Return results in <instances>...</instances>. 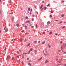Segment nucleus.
I'll return each instance as SVG.
<instances>
[{
    "mask_svg": "<svg viewBox=\"0 0 66 66\" xmlns=\"http://www.w3.org/2000/svg\"><path fill=\"white\" fill-rule=\"evenodd\" d=\"M66 44H63V45L61 46V50H63V49H64V48L65 49V48L66 47Z\"/></svg>",
    "mask_w": 66,
    "mask_h": 66,
    "instance_id": "obj_1",
    "label": "nucleus"
},
{
    "mask_svg": "<svg viewBox=\"0 0 66 66\" xmlns=\"http://www.w3.org/2000/svg\"><path fill=\"white\" fill-rule=\"evenodd\" d=\"M20 42H22V40H24V39L22 38H20Z\"/></svg>",
    "mask_w": 66,
    "mask_h": 66,
    "instance_id": "obj_2",
    "label": "nucleus"
},
{
    "mask_svg": "<svg viewBox=\"0 0 66 66\" xmlns=\"http://www.w3.org/2000/svg\"><path fill=\"white\" fill-rule=\"evenodd\" d=\"M49 62V60H47L45 62V63H47Z\"/></svg>",
    "mask_w": 66,
    "mask_h": 66,
    "instance_id": "obj_3",
    "label": "nucleus"
},
{
    "mask_svg": "<svg viewBox=\"0 0 66 66\" xmlns=\"http://www.w3.org/2000/svg\"><path fill=\"white\" fill-rule=\"evenodd\" d=\"M5 31L6 32H7V31H8V29H7V28H6L5 30Z\"/></svg>",
    "mask_w": 66,
    "mask_h": 66,
    "instance_id": "obj_4",
    "label": "nucleus"
},
{
    "mask_svg": "<svg viewBox=\"0 0 66 66\" xmlns=\"http://www.w3.org/2000/svg\"><path fill=\"white\" fill-rule=\"evenodd\" d=\"M5 48L4 50L5 51L6 50V47H5V46H4L3 47V48Z\"/></svg>",
    "mask_w": 66,
    "mask_h": 66,
    "instance_id": "obj_5",
    "label": "nucleus"
},
{
    "mask_svg": "<svg viewBox=\"0 0 66 66\" xmlns=\"http://www.w3.org/2000/svg\"><path fill=\"white\" fill-rule=\"evenodd\" d=\"M35 26L36 27V28H37L38 26H37V24H35Z\"/></svg>",
    "mask_w": 66,
    "mask_h": 66,
    "instance_id": "obj_6",
    "label": "nucleus"
},
{
    "mask_svg": "<svg viewBox=\"0 0 66 66\" xmlns=\"http://www.w3.org/2000/svg\"><path fill=\"white\" fill-rule=\"evenodd\" d=\"M47 9V8L46 7H45L44 8V10H46Z\"/></svg>",
    "mask_w": 66,
    "mask_h": 66,
    "instance_id": "obj_7",
    "label": "nucleus"
},
{
    "mask_svg": "<svg viewBox=\"0 0 66 66\" xmlns=\"http://www.w3.org/2000/svg\"><path fill=\"white\" fill-rule=\"evenodd\" d=\"M42 59V57H41L40 59H38V61H40Z\"/></svg>",
    "mask_w": 66,
    "mask_h": 66,
    "instance_id": "obj_8",
    "label": "nucleus"
},
{
    "mask_svg": "<svg viewBox=\"0 0 66 66\" xmlns=\"http://www.w3.org/2000/svg\"><path fill=\"white\" fill-rule=\"evenodd\" d=\"M16 26L17 27H19V24H16Z\"/></svg>",
    "mask_w": 66,
    "mask_h": 66,
    "instance_id": "obj_9",
    "label": "nucleus"
},
{
    "mask_svg": "<svg viewBox=\"0 0 66 66\" xmlns=\"http://www.w3.org/2000/svg\"><path fill=\"white\" fill-rule=\"evenodd\" d=\"M47 23V24H50V21H48Z\"/></svg>",
    "mask_w": 66,
    "mask_h": 66,
    "instance_id": "obj_10",
    "label": "nucleus"
},
{
    "mask_svg": "<svg viewBox=\"0 0 66 66\" xmlns=\"http://www.w3.org/2000/svg\"><path fill=\"white\" fill-rule=\"evenodd\" d=\"M25 18L26 19H28V17L27 16H26L25 17Z\"/></svg>",
    "mask_w": 66,
    "mask_h": 66,
    "instance_id": "obj_11",
    "label": "nucleus"
},
{
    "mask_svg": "<svg viewBox=\"0 0 66 66\" xmlns=\"http://www.w3.org/2000/svg\"><path fill=\"white\" fill-rule=\"evenodd\" d=\"M32 50H33V49H32V48H31L30 49L29 51H32Z\"/></svg>",
    "mask_w": 66,
    "mask_h": 66,
    "instance_id": "obj_12",
    "label": "nucleus"
},
{
    "mask_svg": "<svg viewBox=\"0 0 66 66\" xmlns=\"http://www.w3.org/2000/svg\"><path fill=\"white\" fill-rule=\"evenodd\" d=\"M45 43V42L44 41L42 42V44H44Z\"/></svg>",
    "mask_w": 66,
    "mask_h": 66,
    "instance_id": "obj_13",
    "label": "nucleus"
},
{
    "mask_svg": "<svg viewBox=\"0 0 66 66\" xmlns=\"http://www.w3.org/2000/svg\"><path fill=\"white\" fill-rule=\"evenodd\" d=\"M52 31H51L50 32V35L52 33Z\"/></svg>",
    "mask_w": 66,
    "mask_h": 66,
    "instance_id": "obj_14",
    "label": "nucleus"
},
{
    "mask_svg": "<svg viewBox=\"0 0 66 66\" xmlns=\"http://www.w3.org/2000/svg\"><path fill=\"white\" fill-rule=\"evenodd\" d=\"M8 59H9V55H8L7 57L6 58V60Z\"/></svg>",
    "mask_w": 66,
    "mask_h": 66,
    "instance_id": "obj_15",
    "label": "nucleus"
},
{
    "mask_svg": "<svg viewBox=\"0 0 66 66\" xmlns=\"http://www.w3.org/2000/svg\"><path fill=\"white\" fill-rule=\"evenodd\" d=\"M30 45H31V44L29 43V44H28V45L29 46H30Z\"/></svg>",
    "mask_w": 66,
    "mask_h": 66,
    "instance_id": "obj_16",
    "label": "nucleus"
},
{
    "mask_svg": "<svg viewBox=\"0 0 66 66\" xmlns=\"http://www.w3.org/2000/svg\"><path fill=\"white\" fill-rule=\"evenodd\" d=\"M62 23V21L60 22L58 24H60V23Z\"/></svg>",
    "mask_w": 66,
    "mask_h": 66,
    "instance_id": "obj_17",
    "label": "nucleus"
},
{
    "mask_svg": "<svg viewBox=\"0 0 66 66\" xmlns=\"http://www.w3.org/2000/svg\"><path fill=\"white\" fill-rule=\"evenodd\" d=\"M24 42H27V39H25V40H24Z\"/></svg>",
    "mask_w": 66,
    "mask_h": 66,
    "instance_id": "obj_18",
    "label": "nucleus"
},
{
    "mask_svg": "<svg viewBox=\"0 0 66 66\" xmlns=\"http://www.w3.org/2000/svg\"><path fill=\"white\" fill-rule=\"evenodd\" d=\"M6 28V26H5L4 29V30H5V28Z\"/></svg>",
    "mask_w": 66,
    "mask_h": 66,
    "instance_id": "obj_19",
    "label": "nucleus"
},
{
    "mask_svg": "<svg viewBox=\"0 0 66 66\" xmlns=\"http://www.w3.org/2000/svg\"><path fill=\"white\" fill-rule=\"evenodd\" d=\"M28 11H30V8H28Z\"/></svg>",
    "mask_w": 66,
    "mask_h": 66,
    "instance_id": "obj_20",
    "label": "nucleus"
},
{
    "mask_svg": "<svg viewBox=\"0 0 66 66\" xmlns=\"http://www.w3.org/2000/svg\"><path fill=\"white\" fill-rule=\"evenodd\" d=\"M22 33H23L24 32V30H22L21 31Z\"/></svg>",
    "mask_w": 66,
    "mask_h": 66,
    "instance_id": "obj_21",
    "label": "nucleus"
},
{
    "mask_svg": "<svg viewBox=\"0 0 66 66\" xmlns=\"http://www.w3.org/2000/svg\"><path fill=\"white\" fill-rule=\"evenodd\" d=\"M65 26H64L63 27H62V29H64V28H65Z\"/></svg>",
    "mask_w": 66,
    "mask_h": 66,
    "instance_id": "obj_22",
    "label": "nucleus"
},
{
    "mask_svg": "<svg viewBox=\"0 0 66 66\" xmlns=\"http://www.w3.org/2000/svg\"><path fill=\"white\" fill-rule=\"evenodd\" d=\"M51 12L52 13H53V11H52V10H51Z\"/></svg>",
    "mask_w": 66,
    "mask_h": 66,
    "instance_id": "obj_23",
    "label": "nucleus"
},
{
    "mask_svg": "<svg viewBox=\"0 0 66 66\" xmlns=\"http://www.w3.org/2000/svg\"><path fill=\"white\" fill-rule=\"evenodd\" d=\"M23 54H27V53H25Z\"/></svg>",
    "mask_w": 66,
    "mask_h": 66,
    "instance_id": "obj_24",
    "label": "nucleus"
},
{
    "mask_svg": "<svg viewBox=\"0 0 66 66\" xmlns=\"http://www.w3.org/2000/svg\"><path fill=\"white\" fill-rule=\"evenodd\" d=\"M64 14H62V17H64Z\"/></svg>",
    "mask_w": 66,
    "mask_h": 66,
    "instance_id": "obj_25",
    "label": "nucleus"
},
{
    "mask_svg": "<svg viewBox=\"0 0 66 66\" xmlns=\"http://www.w3.org/2000/svg\"><path fill=\"white\" fill-rule=\"evenodd\" d=\"M28 65H29V66H31V64L30 63H28Z\"/></svg>",
    "mask_w": 66,
    "mask_h": 66,
    "instance_id": "obj_26",
    "label": "nucleus"
},
{
    "mask_svg": "<svg viewBox=\"0 0 66 66\" xmlns=\"http://www.w3.org/2000/svg\"><path fill=\"white\" fill-rule=\"evenodd\" d=\"M50 17L51 18V17H52V15H50Z\"/></svg>",
    "mask_w": 66,
    "mask_h": 66,
    "instance_id": "obj_27",
    "label": "nucleus"
},
{
    "mask_svg": "<svg viewBox=\"0 0 66 66\" xmlns=\"http://www.w3.org/2000/svg\"><path fill=\"white\" fill-rule=\"evenodd\" d=\"M49 5H50V4H48V5H47V6H49Z\"/></svg>",
    "mask_w": 66,
    "mask_h": 66,
    "instance_id": "obj_28",
    "label": "nucleus"
},
{
    "mask_svg": "<svg viewBox=\"0 0 66 66\" xmlns=\"http://www.w3.org/2000/svg\"><path fill=\"white\" fill-rule=\"evenodd\" d=\"M48 46L50 48V47H51V46L49 45H48Z\"/></svg>",
    "mask_w": 66,
    "mask_h": 66,
    "instance_id": "obj_29",
    "label": "nucleus"
},
{
    "mask_svg": "<svg viewBox=\"0 0 66 66\" xmlns=\"http://www.w3.org/2000/svg\"><path fill=\"white\" fill-rule=\"evenodd\" d=\"M43 5H42L41 6V7H43Z\"/></svg>",
    "mask_w": 66,
    "mask_h": 66,
    "instance_id": "obj_30",
    "label": "nucleus"
},
{
    "mask_svg": "<svg viewBox=\"0 0 66 66\" xmlns=\"http://www.w3.org/2000/svg\"><path fill=\"white\" fill-rule=\"evenodd\" d=\"M27 21V22H28L29 23H30V21Z\"/></svg>",
    "mask_w": 66,
    "mask_h": 66,
    "instance_id": "obj_31",
    "label": "nucleus"
},
{
    "mask_svg": "<svg viewBox=\"0 0 66 66\" xmlns=\"http://www.w3.org/2000/svg\"><path fill=\"white\" fill-rule=\"evenodd\" d=\"M19 51H20V53H21V50H20Z\"/></svg>",
    "mask_w": 66,
    "mask_h": 66,
    "instance_id": "obj_32",
    "label": "nucleus"
},
{
    "mask_svg": "<svg viewBox=\"0 0 66 66\" xmlns=\"http://www.w3.org/2000/svg\"><path fill=\"white\" fill-rule=\"evenodd\" d=\"M31 28H34V26H32L31 27Z\"/></svg>",
    "mask_w": 66,
    "mask_h": 66,
    "instance_id": "obj_33",
    "label": "nucleus"
},
{
    "mask_svg": "<svg viewBox=\"0 0 66 66\" xmlns=\"http://www.w3.org/2000/svg\"><path fill=\"white\" fill-rule=\"evenodd\" d=\"M30 53V51H29L28 52V54H29V53Z\"/></svg>",
    "mask_w": 66,
    "mask_h": 66,
    "instance_id": "obj_34",
    "label": "nucleus"
},
{
    "mask_svg": "<svg viewBox=\"0 0 66 66\" xmlns=\"http://www.w3.org/2000/svg\"><path fill=\"white\" fill-rule=\"evenodd\" d=\"M36 42H37V41H35L34 42V43H36Z\"/></svg>",
    "mask_w": 66,
    "mask_h": 66,
    "instance_id": "obj_35",
    "label": "nucleus"
},
{
    "mask_svg": "<svg viewBox=\"0 0 66 66\" xmlns=\"http://www.w3.org/2000/svg\"><path fill=\"white\" fill-rule=\"evenodd\" d=\"M43 34H45V32H43Z\"/></svg>",
    "mask_w": 66,
    "mask_h": 66,
    "instance_id": "obj_36",
    "label": "nucleus"
},
{
    "mask_svg": "<svg viewBox=\"0 0 66 66\" xmlns=\"http://www.w3.org/2000/svg\"><path fill=\"white\" fill-rule=\"evenodd\" d=\"M17 58H18V59H19V55H18L17 56Z\"/></svg>",
    "mask_w": 66,
    "mask_h": 66,
    "instance_id": "obj_37",
    "label": "nucleus"
},
{
    "mask_svg": "<svg viewBox=\"0 0 66 66\" xmlns=\"http://www.w3.org/2000/svg\"><path fill=\"white\" fill-rule=\"evenodd\" d=\"M44 55H45V56H46V55H46V54L45 53H44Z\"/></svg>",
    "mask_w": 66,
    "mask_h": 66,
    "instance_id": "obj_38",
    "label": "nucleus"
},
{
    "mask_svg": "<svg viewBox=\"0 0 66 66\" xmlns=\"http://www.w3.org/2000/svg\"><path fill=\"white\" fill-rule=\"evenodd\" d=\"M17 53L18 54H19V52H18V51H17Z\"/></svg>",
    "mask_w": 66,
    "mask_h": 66,
    "instance_id": "obj_39",
    "label": "nucleus"
},
{
    "mask_svg": "<svg viewBox=\"0 0 66 66\" xmlns=\"http://www.w3.org/2000/svg\"><path fill=\"white\" fill-rule=\"evenodd\" d=\"M62 43H63V42L62 41H61V42H60V44H62Z\"/></svg>",
    "mask_w": 66,
    "mask_h": 66,
    "instance_id": "obj_40",
    "label": "nucleus"
},
{
    "mask_svg": "<svg viewBox=\"0 0 66 66\" xmlns=\"http://www.w3.org/2000/svg\"><path fill=\"white\" fill-rule=\"evenodd\" d=\"M12 60H14V57H13L12 58Z\"/></svg>",
    "mask_w": 66,
    "mask_h": 66,
    "instance_id": "obj_41",
    "label": "nucleus"
},
{
    "mask_svg": "<svg viewBox=\"0 0 66 66\" xmlns=\"http://www.w3.org/2000/svg\"><path fill=\"white\" fill-rule=\"evenodd\" d=\"M32 21H34V19L33 18H32Z\"/></svg>",
    "mask_w": 66,
    "mask_h": 66,
    "instance_id": "obj_42",
    "label": "nucleus"
},
{
    "mask_svg": "<svg viewBox=\"0 0 66 66\" xmlns=\"http://www.w3.org/2000/svg\"><path fill=\"white\" fill-rule=\"evenodd\" d=\"M26 23H28V22H27V21H26Z\"/></svg>",
    "mask_w": 66,
    "mask_h": 66,
    "instance_id": "obj_43",
    "label": "nucleus"
},
{
    "mask_svg": "<svg viewBox=\"0 0 66 66\" xmlns=\"http://www.w3.org/2000/svg\"><path fill=\"white\" fill-rule=\"evenodd\" d=\"M58 21V20H55V21Z\"/></svg>",
    "mask_w": 66,
    "mask_h": 66,
    "instance_id": "obj_44",
    "label": "nucleus"
},
{
    "mask_svg": "<svg viewBox=\"0 0 66 66\" xmlns=\"http://www.w3.org/2000/svg\"><path fill=\"white\" fill-rule=\"evenodd\" d=\"M40 41H38V43H40Z\"/></svg>",
    "mask_w": 66,
    "mask_h": 66,
    "instance_id": "obj_45",
    "label": "nucleus"
},
{
    "mask_svg": "<svg viewBox=\"0 0 66 66\" xmlns=\"http://www.w3.org/2000/svg\"><path fill=\"white\" fill-rule=\"evenodd\" d=\"M43 8L41 9V11H43Z\"/></svg>",
    "mask_w": 66,
    "mask_h": 66,
    "instance_id": "obj_46",
    "label": "nucleus"
},
{
    "mask_svg": "<svg viewBox=\"0 0 66 66\" xmlns=\"http://www.w3.org/2000/svg\"><path fill=\"white\" fill-rule=\"evenodd\" d=\"M55 35H57V34H55Z\"/></svg>",
    "mask_w": 66,
    "mask_h": 66,
    "instance_id": "obj_47",
    "label": "nucleus"
},
{
    "mask_svg": "<svg viewBox=\"0 0 66 66\" xmlns=\"http://www.w3.org/2000/svg\"><path fill=\"white\" fill-rule=\"evenodd\" d=\"M22 64L23 65V62H22Z\"/></svg>",
    "mask_w": 66,
    "mask_h": 66,
    "instance_id": "obj_48",
    "label": "nucleus"
},
{
    "mask_svg": "<svg viewBox=\"0 0 66 66\" xmlns=\"http://www.w3.org/2000/svg\"><path fill=\"white\" fill-rule=\"evenodd\" d=\"M42 7H40V9H42Z\"/></svg>",
    "mask_w": 66,
    "mask_h": 66,
    "instance_id": "obj_49",
    "label": "nucleus"
},
{
    "mask_svg": "<svg viewBox=\"0 0 66 66\" xmlns=\"http://www.w3.org/2000/svg\"><path fill=\"white\" fill-rule=\"evenodd\" d=\"M27 26H25V28H27Z\"/></svg>",
    "mask_w": 66,
    "mask_h": 66,
    "instance_id": "obj_50",
    "label": "nucleus"
},
{
    "mask_svg": "<svg viewBox=\"0 0 66 66\" xmlns=\"http://www.w3.org/2000/svg\"><path fill=\"white\" fill-rule=\"evenodd\" d=\"M14 39H12V40H11L12 41H13V40H14Z\"/></svg>",
    "mask_w": 66,
    "mask_h": 66,
    "instance_id": "obj_51",
    "label": "nucleus"
},
{
    "mask_svg": "<svg viewBox=\"0 0 66 66\" xmlns=\"http://www.w3.org/2000/svg\"><path fill=\"white\" fill-rule=\"evenodd\" d=\"M32 16L33 17H34V16H35V15H33Z\"/></svg>",
    "mask_w": 66,
    "mask_h": 66,
    "instance_id": "obj_52",
    "label": "nucleus"
},
{
    "mask_svg": "<svg viewBox=\"0 0 66 66\" xmlns=\"http://www.w3.org/2000/svg\"><path fill=\"white\" fill-rule=\"evenodd\" d=\"M34 7L35 8H36V6H34Z\"/></svg>",
    "mask_w": 66,
    "mask_h": 66,
    "instance_id": "obj_53",
    "label": "nucleus"
},
{
    "mask_svg": "<svg viewBox=\"0 0 66 66\" xmlns=\"http://www.w3.org/2000/svg\"><path fill=\"white\" fill-rule=\"evenodd\" d=\"M31 11H32V9H31Z\"/></svg>",
    "mask_w": 66,
    "mask_h": 66,
    "instance_id": "obj_54",
    "label": "nucleus"
},
{
    "mask_svg": "<svg viewBox=\"0 0 66 66\" xmlns=\"http://www.w3.org/2000/svg\"><path fill=\"white\" fill-rule=\"evenodd\" d=\"M14 41H15V40H16V39H14Z\"/></svg>",
    "mask_w": 66,
    "mask_h": 66,
    "instance_id": "obj_55",
    "label": "nucleus"
},
{
    "mask_svg": "<svg viewBox=\"0 0 66 66\" xmlns=\"http://www.w3.org/2000/svg\"><path fill=\"white\" fill-rule=\"evenodd\" d=\"M27 60H29V58H27Z\"/></svg>",
    "mask_w": 66,
    "mask_h": 66,
    "instance_id": "obj_56",
    "label": "nucleus"
},
{
    "mask_svg": "<svg viewBox=\"0 0 66 66\" xmlns=\"http://www.w3.org/2000/svg\"><path fill=\"white\" fill-rule=\"evenodd\" d=\"M42 3H44V1H43Z\"/></svg>",
    "mask_w": 66,
    "mask_h": 66,
    "instance_id": "obj_57",
    "label": "nucleus"
},
{
    "mask_svg": "<svg viewBox=\"0 0 66 66\" xmlns=\"http://www.w3.org/2000/svg\"><path fill=\"white\" fill-rule=\"evenodd\" d=\"M64 1H62V2H63V3H64Z\"/></svg>",
    "mask_w": 66,
    "mask_h": 66,
    "instance_id": "obj_58",
    "label": "nucleus"
},
{
    "mask_svg": "<svg viewBox=\"0 0 66 66\" xmlns=\"http://www.w3.org/2000/svg\"><path fill=\"white\" fill-rule=\"evenodd\" d=\"M59 65V64L57 65H56V66H58Z\"/></svg>",
    "mask_w": 66,
    "mask_h": 66,
    "instance_id": "obj_59",
    "label": "nucleus"
},
{
    "mask_svg": "<svg viewBox=\"0 0 66 66\" xmlns=\"http://www.w3.org/2000/svg\"><path fill=\"white\" fill-rule=\"evenodd\" d=\"M36 17H37V16L36 15Z\"/></svg>",
    "mask_w": 66,
    "mask_h": 66,
    "instance_id": "obj_60",
    "label": "nucleus"
},
{
    "mask_svg": "<svg viewBox=\"0 0 66 66\" xmlns=\"http://www.w3.org/2000/svg\"><path fill=\"white\" fill-rule=\"evenodd\" d=\"M64 65H65V66H66V64H65Z\"/></svg>",
    "mask_w": 66,
    "mask_h": 66,
    "instance_id": "obj_61",
    "label": "nucleus"
},
{
    "mask_svg": "<svg viewBox=\"0 0 66 66\" xmlns=\"http://www.w3.org/2000/svg\"><path fill=\"white\" fill-rule=\"evenodd\" d=\"M60 51V50H59V51H58V52H60V51Z\"/></svg>",
    "mask_w": 66,
    "mask_h": 66,
    "instance_id": "obj_62",
    "label": "nucleus"
},
{
    "mask_svg": "<svg viewBox=\"0 0 66 66\" xmlns=\"http://www.w3.org/2000/svg\"><path fill=\"white\" fill-rule=\"evenodd\" d=\"M46 54L47 55H48V54L47 53H46Z\"/></svg>",
    "mask_w": 66,
    "mask_h": 66,
    "instance_id": "obj_63",
    "label": "nucleus"
},
{
    "mask_svg": "<svg viewBox=\"0 0 66 66\" xmlns=\"http://www.w3.org/2000/svg\"><path fill=\"white\" fill-rule=\"evenodd\" d=\"M37 14H38V12H37Z\"/></svg>",
    "mask_w": 66,
    "mask_h": 66,
    "instance_id": "obj_64",
    "label": "nucleus"
}]
</instances>
